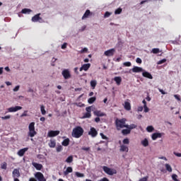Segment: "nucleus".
<instances>
[{
	"label": "nucleus",
	"mask_w": 181,
	"mask_h": 181,
	"mask_svg": "<svg viewBox=\"0 0 181 181\" xmlns=\"http://www.w3.org/2000/svg\"><path fill=\"white\" fill-rule=\"evenodd\" d=\"M83 134H84V129H83V127L80 126H77L73 129L71 135L73 138L78 139V138H81Z\"/></svg>",
	"instance_id": "nucleus-1"
},
{
	"label": "nucleus",
	"mask_w": 181,
	"mask_h": 181,
	"mask_svg": "<svg viewBox=\"0 0 181 181\" xmlns=\"http://www.w3.org/2000/svg\"><path fill=\"white\" fill-rule=\"evenodd\" d=\"M127 119L122 118V119H115V125L117 131H119V129H122V128H127L128 127V124H126Z\"/></svg>",
	"instance_id": "nucleus-2"
},
{
	"label": "nucleus",
	"mask_w": 181,
	"mask_h": 181,
	"mask_svg": "<svg viewBox=\"0 0 181 181\" xmlns=\"http://www.w3.org/2000/svg\"><path fill=\"white\" fill-rule=\"evenodd\" d=\"M103 169L105 173H107V175H109V176H113V175H117V170L114 168H110L107 166H103Z\"/></svg>",
	"instance_id": "nucleus-3"
},
{
	"label": "nucleus",
	"mask_w": 181,
	"mask_h": 181,
	"mask_svg": "<svg viewBox=\"0 0 181 181\" xmlns=\"http://www.w3.org/2000/svg\"><path fill=\"white\" fill-rule=\"evenodd\" d=\"M35 177L38 181H46L45 175L41 172H37L35 173Z\"/></svg>",
	"instance_id": "nucleus-4"
},
{
	"label": "nucleus",
	"mask_w": 181,
	"mask_h": 181,
	"mask_svg": "<svg viewBox=\"0 0 181 181\" xmlns=\"http://www.w3.org/2000/svg\"><path fill=\"white\" fill-rule=\"evenodd\" d=\"M62 74L65 80H69V78H71V74H70V71H69V69H64Z\"/></svg>",
	"instance_id": "nucleus-5"
},
{
	"label": "nucleus",
	"mask_w": 181,
	"mask_h": 181,
	"mask_svg": "<svg viewBox=\"0 0 181 181\" xmlns=\"http://www.w3.org/2000/svg\"><path fill=\"white\" fill-rule=\"evenodd\" d=\"M88 135H90L92 138H95L97 135H98V132L94 127H90V131L88 132Z\"/></svg>",
	"instance_id": "nucleus-6"
},
{
	"label": "nucleus",
	"mask_w": 181,
	"mask_h": 181,
	"mask_svg": "<svg viewBox=\"0 0 181 181\" xmlns=\"http://www.w3.org/2000/svg\"><path fill=\"white\" fill-rule=\"evenodd\" d=\"M59 134H60V131L59 130H56V131L51 130L48 132L47 136H49V138H53L54 136H57Z\"/></svg>",
	"instance_id": "nucleus-7"
},
{
	"label": "nucleus",
	"mask_w": 181,
	"mask_h": 181,
	"mask_svg": "<svg viewBox=\"0 0 181 181\" xmlns=\"http://www.w3.org/2000/svg\"><path fill=\"white\" fill-rule=\"evenodd\" d=\"M38 21L40 23L43 22V18H40V13L36 14L32 18L33 22H38Z\"/></svg>",
	"instance_id": "nucleus-8"
},
{
	"label": "nucleus",
	"mask_w": 181,
	"mask_h": 181,
	"mask_svg": "<svg viewBox=\"0 0 181 181\" xmlns=\"http://www.w3.org/2000/svg\"><path fill=\"white\" fill-rule=\"evenodd\" d=\"M19 110H22L21 106H16L11 107L7 109L8 112H16V111H19Z\"/></svg>",
	"instance_id": "nucleus-9"
},
{
	"label": "nucleus",
	"mask_w": 181,
	"mask_h": 181,
	"mask_svg": "<svg viewBox=\"0 0 181 181\" xmlns=\"http://www.w3.org/2000/svg\"><path fill=\"white\" fill-rule=\"evenodd\" d=\"M114 53H115V49L112 48L105 51L104 52V54L105 56L111 57V56H114Z\"/></svg>",
	"instance_id": "nucleus-10"
},
{
	"label": "nucleus",
	"mask_w": 181,
	"mask_h": 181,
	"mask_svg": "<svg viewBox=\"0 0 181 181\" xmlns=\"http://www.w3.org/2000/svg\"><path fill=\"white\" fill-rule=\"evenodd\" d=\"M12 175H13V179H15V177H21V172H19V169L15 168L13 170Z\"/></svg>",
	"instance_id": "nucleus-11"
},
{
	"label": "nucleus",
	"mask_w": 181,
	"mask_h": 181,
	"mask_svg": "<svg viewBox=\"0 0 181 181\" xmlns=\"http://www.w3.org/2000/svg\"><path fill=\"white\" fill-rule=\"evenodd\" d=\"M132 71L133 73H141V71H144V69L139 66H134L132 69Z\"/></svg>",
	"instance_id": "nucleus-12"
},
{
	"label": "nucleus",
	"mask_w": 181,
	"mask_h": 181,
	"mask_svg": "<svg viewBox=\"0 0 181 181\" xmlns=\"http://www.w3.org/2000/svg\"><path fill=\"white\" fill-rule=\"evenodd\" d=\"M29 148H22V149H20L18 151V156H23V155H25V153L26 152H28V150Z\"/></svg>",
	"instance_id": "nucleus-13"
},
{
	"label": "nucleus",
	"mask_w": 181,
	"mask_h": 181,
	"mask_svg": "<svg viewBox=\"0 0 181 181\" xmlns=\"http://www.w3.org/2000/svg\"><path fill=\"white\" fill-rule=\"evenodd\" d=\"M143 77H146V78H149L150 80H152L153 78V76H152V74L148 71H144L142 73Z\"/></svg>",
	"instance_id": "nucleus-14"
},
{
	"label": "nucleus",
	"mask_w": 181,
	"mask_h": 181,
	"mask_svg": "<svg viewBox=\"0 0 181 181\" xmlns=\"http://www.w3.org/2000/svg\"><path fill=\"white\" fill-rule=\"evenodd\" d=\"M153 141H156L158 138H162V134L160 133H153L151 136Z\"/></svg>",
	"instance_id": "nucleus-15"
},
{
	"label": "nucleus",
	"mask_w": 181,
	"mask_h": 181,
	"mask_svg": "<svg viewBox=\"0 0 181 181\" xmlns=\"http://www.w3.org/2000/svg\"><path fill=\"white\" fill-rule=\"evenodd\" d=\"M33 166H34L37 170H42V169H43V165L37 163H33Z\"/></svg>",
	"instance_id": "nucleus-16"
},
{
	"label": "nucleus",
	"mask_w": 181,
	"mask_h": 181,
	"mask_svg": "<svg viewBox=\"0 0 181 181\" xmlns=\"http://www.w3.org/2000/svg\"><path fill=\"white\" fill-rule=\"evenodd\" d=\"M94 115H96V117H105V113L101 112L100 110H95L94 112Z\"/></svg>",
	"instance_id": "nucleus-17"
},
{
	"label": "nucleus",
	"mask_w": 181,
	"mask_h": 181,
	"mask_svg": "<svg viewBox=\"0 0 181 181\" xmlns=\"http://www.w3.org/2000/svg\"><path fill=\"white\" fill-rule=\"evenodd\" d=\"M90 15H93V13L90 11V10H86L83 16H82V20L86 19V18H88Z\"/></svg>",
	"instance_id": "nucleus-18"
},
{
	"label": "nucleus",
	"mask_w": 181,
	"mask_h": 181,
	"mask_svg": "<svg viewBox=\"0 0 181 181\" xmlns=\"http://www.w3.org/2000/svg\"><path fill=\"white\" fill-rule=\"evenodd\" d=\"M114 80L117 86L121 85V81H122V78L120 76H115Z\"/></svg>",
	"instance_id": "nucleus-19"
},
{
	"label": "nucleus",
	"mask_w": 181,
	"mask_h": 181,
	"mask_svg": "<svg viewBox=\"0 0 181 181\" xmlns=\"http://www.w3.org/2000/svg\"><path fill=\"white\" fill-rule=\"evenodd\" d=\"M119 151H120V152H128V151H129V148H128V146H127L125 145H122V146H120Z\"/></svg>",
	"instance_id": "nucleus-20"
},
{
	"label": "nucleus",
	"mask_w": 181,
	"mask_h": 181,
	"mask_svg": "<svg viewBox=\"0 0 181 181\" xmlns=\"http://www.w3.org/2000/svg\"><path fill=\"white\" fill-rule=\"evenodd\" d=\"M62 146H69V144H70V139L67 138L65 139L63 141H62Z\"/></svg>",
	"instance_id": "nucleus-21"
},
{
	"label": "nucleus",
	"mask_w": 181,
	"mask_h": 181,
	"mask_svg": "<svg viewBox=\"0 0 181 181\" xmlns=\"http://www.w3.org/2000/svg\"><path fill=\"white\" fill-rule=\"evenodd\" d=\"M49 148H55L56 147V141L55 140H50L49 143L48 144Z\"/></svg>",
	"instance_id": "nucleus-22"
},
{
	"label": "nucleus",
	"mask_w": 181,
	"mask_h": 181,
	"mask_svg": "<svg viewBox=\"0 0 181 181\" xmlns=\"http://www.w3.org/2000/svg\"><path fill=\"white\" fill-rule=\"evenodd\" d=\"M124 109H126L127 111H131V103H129V102H125Z\"/></svg>",
	"instance_id": "nucleus-23"
},
{
	"label": "nucleus",
	"mask_w": 181,
	"mask_h": 181,
	"mask_svg": "<svg viewBox=\"0 0 181 181\" xmlns=\"http://www.w3.org/2000/svg\"><path fill=\"white\" fill-rule=\"evenodd\" d=\"M36 134H37V132H36L35 130H29L28 132V136H30V138H33Z\"/></svg>",
	"instance_id": "nucleus-24"
},
{
	"label": "nucleus",
	"mask_w": 181,
	"mask_h": 181,
	"mask_svg": "<svg viewBox=\"0 0 181 181\" xmlns=\"http://www.w3.org/2000/svg\"><path fill=\"white\" fill-rule=\"evenodd\" d=\"M122 134L123 135H128L129 134H131V130L128 128L122 129Z\"/></svg>",
	"instance_id": "nucleus-25"
},
{
	"label": "nucleus",
	"mask_w": 181,
	"mask_h": 181,
	"mask_svg": "<svg viewBox=\"0 0 181 181\" xmlns=\"http://www.w3.org/2000/svg\"><path fill=\"white\" fill-rule=\"evenodd\" d=\"M82 67L83 68L84 71H87L90 67H91L90 64H85L82 65Z\"/></svg>",
	"instance_id": "nucleus-26"
},
{
	"label": "nucleus",
	"mask_w": 181,
	"mask_h": 181,
	"mask_svg": "<svg viewBox=\"0 0 181 181\" xmlns=\"http://www.w3.org/2000/svg\"><path fill=\"white\" fill-rule=\"evenodd\" d=\"M141 144L145 147L148 146L149 141L146 139H144L143 141H141Z\"/></svg>",
	"instance_id": "nucleus-27"
},
{
	"label": "nucleus",
	"mask_w": 181,
	"mask_h": 181,
	"mask_svg": "<svg viewBox=\"0 0 181 181\" xmlns=\"http://www.w3.org/2000/svg\"><path fill=\"white\" fill-rule=\"evenodd\" d=\"M96 86H97V81H95V80L90 81V86L92 87L93 90H94V88H95Z\"/></svg>",
	"instance_id": "nucleus-28"
},
{
	"label": "nucleus",
	"mask_w": 181,
	"mask_h": 181,
	"mask_svg": "<svg viewBox=\"0 0 181 181\" xmlns=\"http://www.w3.org/2000/svg\"><path fill=\"white\" fill-rule=\"evenodd\" d=\"M73 172V168L71 167H68L64 172V175H69V173H71Z\"/></svg>",
	"instance_id": "nucleus-29"
},
{
	"label": "nucleus",
	"mask_w": 181,
	"mask_h": 181,
	"mask_svg": "<svg viewBox=\"0 0 181 181\" xmlns=\"http://www.w3.org/2000/svg\"><path fill=\"white\" fill-rule=\"evenodd\" d=\"M29 131L35 130V122H31L28 126Z\"/></svg>",
	"instance_id": "nucleus-30"
},
{
	"label": "nucleus",
	"mask_w": 181,
	"mask_h": 181,
	"mask_svg": "<svg viewBox=\"0 0 181 181\" xmlns=\"http://www.w3.org/2000/svg\"><path fill=\"white\" fill-rule=\"evenodd\" d=\"M97 100V98L95 97H92V98H90L88 100V104H93V103H95V101Z\"/></svg>",
	"instance_id": "nucleus-31"
},
{
	"label": "nucleus",
	"mask_w": 181,
	"mask_h": 181,
	"mask_svg": "<svg viewBox=\"0 0 181 181\" xmlns=\"http://www.w3.org/2000/svg\"><path fill=\"white\" fill-rule=\"evenodd\" d=\"M66 163H71L73 162V156H69L65 160Z\"/></svg>",
	"instance_id": "nucleus-32"
},
{
	"label": "nucleus",
	"mask_w": 181,
	"mask_h": 181,
	"mask_svg": "<svg viewBox=\"0 0 181 181\" xmlns=\"http://www.w3.org/2000/svg\"><path fill=\"white\" fill-rule=\"evenodd\" d=\"M32 12V10H30V8H23L21 11V13H30Z\"/></svg>",
	"instance_id": "nucleus-33"
},
{
	"label": "nucleus",
	"mask_w": 181,
	"mask_h": 181,
	"mask_svg": "<svg viewBox=\"0 0 181 181\" xmlns=\"http://www.w3.org/2000/svg\"><path fill=\"white\" fill-rule=\"evenodd\" d=\"M126 128H127L128 129H129L130 130V132H131V129H135V128H136V125H135V124H127V127H126Z\"/></svg>",
	"instance_id": "nucleus-34"
},
{
	"label": "nucleus",
	"mask_w": 181,
	"mask_h": 181,
	"mask_svg": "<svg viewBox=\"0 0 181 181\" xmlns=\"http://www.w3.org/2000/svg\"><path fill=\"white\" fill-rule=\"evenodd\" d=\"M122 13V9L121 8H118L115 11V15H119Z\"/></svg>",
	"instance_id": "nucleus-35"
},
{
	"label": "nucleus",
	"mask_w": 181,
	"mask_h": 181,
	"mask_svg": "<svg viewBox=\"0 0 181 181\" xmlns=\"http://www.w3.org/2000/svg\"><path fill=\"white\" fill-rule=\"evenodd\" d=\"M154 129L153 126H148L146 127L147 132H153Z\"/></svg>",
	"instance_id": "nucleus-36"
},
{
	"label": "nucleus",
	"mask_w": 181,
	"mask_h": 181,
	"mask_svg": "<svg viewBox=\"0 0 181 181\" xmlns=\"http://www.w3.org/2000/svg\"><path fill=\"white\" fill-rule=\"evenodd\" d=\"M8 164L6 162H4L2 164H1V168L4 169V170H6Z\"/></svg>",
	"instance_id": "nucleus-37"
},
{
	"label": "nucleus",
	"mask_w": 181,
	"mask_h": 181,
	"mask_svg": "<svg viewBox=\"0 0 181 181\" xmlns=\"http://www.w3.org/2000/svg\"><path fill=\"white\" fill-rule=\"evenodd\" d=\"M40 110H41V114L42 115H46V110H45V105H41Z\"/></svg>",
	"instance_id": "nucleus-38"
},
{
	"label": "nucleus",
	"mask_w": 181,
	"mask_h": 181,
	"mask_svg": "<svg viewBox=\"0 0 181 181\" xmlns=\"http://www.w3.org/2000/svg\"><path fill=\"white\" fill-rule=\"evenodd\" d=\"M123 66H124V67H131L132 66V64L131 63V62H124Z\"/></svg>",
	"instance_id": "nucleus-39"
},
{
	"label": "nucleus",
	"mask_w": 181,
	"mask_h": 181,
	"mask_svg": "<svg viewBox=\"0 0 181 181\" xmlns=\"http://www.w3.org/2000/svg\"><path fill=\"white\" fill-rule=\"evenodd\" d=\"M165 169L168 172H172V167L169 164H165Z\"/></svg>",
	"instance_id": "nucleus-40"
},
{
	"label": "nucleus",
	"mask_w": 181,
	"mask_h": 181,
	"mask_svg": "<svg viewBox=\"0 0 181 181\" xmlns=\"http://www.w3.org/2000/svg\"><path fill=\"white\" fill-rule=\"evenodd\" d=\"M83 118H91V113L86 112V113L83 115Z\"/></svg>",
	"instance_id": "nucleus-41"
},
{
	"label": "nucleus",
	"mask_w": 181,
	"mask_h": 181,
	"mask_svg": "<svg viewBox=\"0 0 181 181\" xmlns=\"http://www.w3.org/2000/svg\"><path fill=\"white\" fill-rule=\"evenodd\" d=\"M160 49L159 48H153L152 49V53H153V54H158V53H159Z\"/></svg>",
	"instance_id": "nucleus-42"
},
{
	"label": "nucleus",
	"mask_w": 181,
	"mask_h": 181,
	"mask_svg": "<svg viewBox=\"0 0 181 181\" xmlns=\"http://www.w3.org/2000/svg\"><path fill=\"white\" fill-rule=\"evenodd\" d=\"M76 176H77V177H84V175L83 173H78V172L76 173Z\"/></svg>",
	"instance_id": "nucleus-43"
},
{
	"label": "nucleus",
	"mask_w": 181,
	"mask_h": 181,
	"mask_svg": "<svg viewBox=\"0 0 181 181\" xmlns=\"http://www.w3.org/2000/svg\"><path fill=\"white\" fill-rule=\"evenodd\" d=\"M172 179L174 181H179V180H177V175H176V174H173Z\"/></svg>",
	"instance_id": "nucleus-44"
},
{
	"label": "nucleus",
	"mask_w": 181,
	"mask_h": 181,
	"mask_svg": "<svg viewBox=\"0 0 181 181\" xmlns=\"http://www.w3.org/2000/svg\"><path fill=\"white\" fill-rule=\"evenodd\" d=\"M123 144H124V145H129V139H124L123 140Z\"/></svg>",
	"instance_id": "nucleus-45"
},
{
	"label": "nucleus",
	"mask_w": 181,
	"mask_h": 181,
	"mask_svg": "<svg viewBox=\"0 0 181 181\" xmlns=\"http://www.w3.org/2000/svg\"><path fill=\"white\" fill-rule=\"evenodd\" d=\"M163 63H166V59H163L158 61L157 64H163Z\"/></svg>",
	"instance_id": "nucleus-46"
},
{
	"label": "nucleus",
	"mask_w": 181,
	"mask_h": 181,
	"mask_svg": "<svg viewBox=\"0 0 181 181\" xmlns=\"http://www.w3.org/2000/svg\"><path fill=\"white\" fill-rule=\"evenodd\" d=\"M63 150V146H58L57 147V152H62V151Z\"/></svg>",
	"instance_id": "nucleus-47"
},
{
	"label": "nucleus",
	"mask_w": 181,
	"mask_h": 181,
	"mask_svg": "<svg viewBox=\"0 0 181 181\" xmlns=\"http://www.w3.org/2000/svg\"><path fill=\"white\" fill-rule=\"evenodd\" d=\"M105 18H110L111 16V13L106 11L104 15Z\"/></svg>",
	"instance_id": "nucleus-48"
},
{
	"label": "nucleus",
	"mask_w": 181,
	"mask_h": 181,
	"mask_svg": "<svg viewBox=\"0 0 181 181\" xmlns=\"http://www.w3.org/2000/svg\"><path fill=\"white\" fill-rule=\"evenodd\" d=\"M174 97H175V100H177V101H180L181 102L180 95H174Z\"/></svg>",
	"instance_id": "nucleus-49"
},
{
	"label": "nucleus",
	"mask_w": 181,
	"mask_h": 181,
	"mask_svg": "<svg viewBox=\"0 0 181 181\" xmlns=\"http://www.w3.org/2000/svg\"><path fill=\"white\" fill-rule=\"evenodd\" d=\"M148 177H148V176L144 177L141 178L139 181H148Z\"/></svg>",
	"instance_id": "nucleus-50"
},
{
	"label": "nucleus",
	"mask_w": 181,
	"mask_h": 181,
	"mask_svg": "<svg viewBox=\"0 0 181 181\" xmlns=\"http://www.w3.org/2000/svg\"><path fill=\"white\" fill-rule=\"evenodd\" d=\"M86 112L91 113V106L86 107Z\"/></svg>",
	"instance_id": "nucleus-51"
},
{
	"label": "nucleus",
	"mask_w": 181,
	"mask_h": 181,
	"mask_svg": "<svg viewBox=\"0 0 181 181\" xmlns=\"http://www.w3.org/2000/svg\"><path fill=\"white\" fill-rule=\"evenodd\" d=\"M144 112H149V108L147 105H144Z\"/></svg>",
	"instance_id": "nucleus-52"
},
{
	"label": "nucleus",
	"mask_w": 181,
	"mask_h": 181,
	"mask_svg": "<svg viewBox=\"0 0 181 181\" xmlns=\"http://www.w3.org/2000/svg\"><path fill=\"white\" fill-rule=\"evenodd\" d=\"M11 115H6L4 117H1V119H10Z\"/></svg>",
	"instance_id": "nucleus-53"
},
{
	"label": "nucleus",
	"mask_w": 181,
	"mask_h": 181,
	"mask_svg": "<svg viewBox=\"0 0 181 181\" xmlns=\"http://www.w3.org/2000/svg\"><path fill=\"white\" fill-rule=\"evenodd\" d=\"M88 52V49L87 48H83L81 50V53H87Z\"/></svg>",
	"instance_id": "nucleus-54"
},
{
	"label": "nucleus",
	"mask_w": 181,
	"mask_h": 181,
	"mask_svg": "<svg viewBox=\"0 0 181 181\" xmlns=\"http://www.w3.org/2000/svg\"><path fill=\"white\" fill-rule=\"evenodd\" d=\"M136 63H138L139 64H142V59H141V58H136Z\"/></svg>",
	"instance_id": "nucleus-55"
},
{
	"label": "nucleus",
	"mask_w": 181,
	"mask_h": 181,
	"mask_svg": "<svg viewBox=\"0 0 181 181\" xmlns=\"http://www.w3.org/2000/svg\"><path fill=\"white\" fill-rule=\"evenodd\" d=\"M61 47L63 50H64V49L67 47V43L64 42Z\"/></svg>",
	"instance_id": "nucleus-56"
},
{
	"label": "nucleus",
	"mask_w": 181,
	"mask_h": 181,
	"mask_svg": "<svg viewBox=\"0 0 181 181\" xmlns=\"http://www.w3.org/2000/svg\"><path fill=\"white\" fill-rule=\"evenodd\" d=\"M82 151H86V152H88V151H90V147H82Z\"/></svg>",
	"instance_id": "nucleus-57"
},
{
	"label": "nucleus",
	"mask_w": 181,
	"mask_h": 181,
	"mask_svg": "<svg viewBox=\"0 0 181 181\" xmlns=\"http://www.w3.org/2000/svg\"><path fill=\"white\" fill-rule=\"evenodd\" d=\"M100 136L102 137V139H108V138L103 133H100Z\"/></svg>",
	"instance_id": "nucleus-58"
},
{
	"label": "nucleus",
	"mask_w": 181,
	"mask_h": 181,
	"mask_svg": "<svg viewBox=\"0 0 181 181\" xmlns=\"http://www.w3.org/2000/svg\"><path fill=\"white\" fill-rule=\"evenodd\" d=\"M144 110V107H142V106H139V107H138V109H137V111L139 112H142Z\"/></svg>",
	"instance_id": "nucleus-59"
},
{
	"label": "nucleus",
	"mask_w": 181,
	"mask_h": 181,
	"mask_svg": "<svg viewBox=\"0 0 181 181\" xmlns=\"http://www.w3.org/2000/svg\"><path fill=\"white\" fill-rule=\"evenodd\" d=\"M173 153L175 156H177V158H181V153L174 152Z\"/></svg>",
	"instance_id": "nucleus-60"
},
{
	"label": "nucleus",
	"mask_w": 181,
	"mask_h": 181,
	"mask_svg": "<svg viewBox=\"0 0 181 181\" xmlns=\"http://www.w3.org/2000/svg\"><path fill=\"white\" fill-rule=\"evenodd\" d=\"M21 86H17L13 88V91L16 92V91H19V88Z\"/></svg>",
	"instance_id": "nucleus-61"
},
{
	"label": "nucleus",
	"mask_w": 181,
	"mask_h": 181,
	"mask_svg": "<svg viewBox=\"0 0 181 181\" xmlns=\"http://www.w3.org/2000/svg\"><path fill=\"white\" fill-rule=\"evenodd\" d=\"M27 112H28V111H25V112L21 115V117H28Z\"/></svg>",
	"instance_id": "nucleus-62"
},
{
	"label": "nucleus",
	"mask_w": 181,
	"mask_h": 181,
	"mask_svg": "<svg viewBox=\"0 0 181 181\" xmlns=\"http://www.w3.org/2000/svg\"><path fill=\"white\" fill-rule=\"evenodd\" d=\"M40 121H41L42 122H45V121H46V118H45L44 117H40Z\"/></svg>",
	"instance_id": "nucleus-63"
},
{
	"label": "nucleus",
	"mask_w": 181,
	"mask_h": 181,
	"mask_svg": "<svg viewBox=\"0 0 181 181\" xmlns=\"http://www.w3.org/2000/svg\"><path fill=\"white\" fill-rule=\"evenodd\" d=\"M100 117H95V122H100Z\"/></svg>",
	"instance_id": "nucleus-64"
}]
</instances>
